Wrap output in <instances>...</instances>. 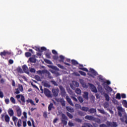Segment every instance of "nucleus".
<instances>
[{
  "mask_svg": "<svg viewBox=\"0 0 127 127\" xmlns=\"http://www.w3.org/2000/svg\"><path fill=\"white\" fill-rule=\"evenodd\" d=\"M65 59V57L62 55L60 56V60H59V62H62L63 63H64L65 65H67V66H71V64H70L67 63H64V60Z\"/></svg>",
  "mask_w": 127,
  "mask_h": 127,
  "instance_id": "7",
  "label": "nucleus"
},
{
  "mask_svg": "<svg viewBox=\"0 0 127 127\" xmlns=\"http://www.w3.org/2000/svg\"><path fill=\"white\" fill-rule=\"evenodd\" d=\"M59 88L61 91V95L62 97H65V96H66V91H65V88H64L62 85H60Z\"/></svg>",
  "mask_w": 127,
  "mask_h": 127,
  "instance_id": "4",
  "label": "nucleus"
},
{
  "mask_svg": "<svg viewBox=\"0 0 127 127\" xmlns=\"http://www.w3.org/2000/svg\"><path fill=\"white\" fill-rule=\"evenodd\" d=\"M86 126H87V127H93V125H92L90 123H86Z\"/></svg>",
  "mask_w": 127,
  "mask_h": 127,
  "instance_id": "64",
  "label": "nucleus"
},
{
  "mask_svg": "<svg viewBox=\"0 0 127 127\" xmlns=\"http://www.w3.org/2000/svg\"><path fill=\"white\" fill-rule=\"evenodd\" d=\"M16 71H17L18 73H23V71H22V69H21V67H20V66H18V67H17L16 69Z\"/></svg>",
  "mask_w": 127,
  "mask_h": 127,
  "instance_id": "24",
  "label": "nucleus"
},
{
  "mask_svg": "<svg viewBox=\"0 0 127 127\" xmlns=\"http://www.w3.org/2000/svg\"><path fill=\"white\" fill-rule=\"evenodd\" d=\"M53 59H54V60H58V59H59V57L56 55L53 56Z\"/></svg>",
  "mask_w": 127,
  "mask_h": 127,
  "instance_id": "49",
  "label": "nucleus"
},
{
  "mask_svg": "<svg viewBox=\"0 0 127 127\" xmlns=\"http://www.w3.org/2000/svg\"><path fill=\"white\" fill-rule=\"evenodd\" d=\"M75 93L77 95H81L82 91H81V89H80L79 88H76L75 90Z\"/></svg>",
  "mask_w": 127,
  "mask_h": 127,
  "instance_id": "29",
  "label": "nucleus"
},
{
  "mask_svg": "<svg viewBox=\"0 0 127 127\" xmlns=\"http://www.w3.org/2000/svg\"><path fill=\"white\" fill-rule=\"evenodd\" d=\"M85 120H88V121H94L95 118L93 116L87 115L85 117Z\"/></svg>",
  "mask_w": 127,
  "mask_h": 127,
  "instance_id": "15",
  "label": "nucleus"
},
{
  "mask_svg": "<svg viewBox=\"0 0 127 127\" xmlns=\"http://www.w3.org/2000/svg\"><path fill=\"white\" fill-rule=\"evenodd\" d=\"M22 121H21V119H19L17 121V127H22Z\"/></svg>",
  "mask_w": 127,
  "mask_h": 127,
  "instance_id": "21",
  "label": "nucleus"
},
{
  "mask_svg": "<svg viewBox=\"0 0 127 127\" xmlns=\"http://www.w3.org/2000/svg\"><path fill=\"white\" fill-rule=\"evenodd\" d=\"M82 97L84 100L88 101L89 100V92L87 91L84 92Z\"/></svg>",
  "mask_w": 127,
  "mask_h": 127,
  "instance_id": "11",
  "label": "nucleus"
},
{
  "mask_svg": "<svg viewBox=\"0 0 127 127\" xmlns=\"http://www.w3.org/2000/svg\"><path fill=\"white\" fill-rule=\"evenodd\" d=\"M72 84L74 85V86H75V87H79V83H78V82L76 81H72Z\"/></svg>",
  "mask_w": 127,
  "mask_h": 127,
  "instance_id": "37",
  "label": "nucleus"
},
{
  "mask_svg": "<svg viewBox=\"0 0 127 127\" xmlns=\"http://www.w3.org/2000/svg\"><path fill=\"white\" fill-rule=\"evenodd\" d=\"M58 102H60L62 107H65L66 102L65 101V100H64V99L63 98L59 99L58 100Z\"/></svg>",
  "mask_w": 127,
  "mask_h": 127,
  "instance_id": "13",
  "label": "nucleus"
},
{
  "mask_svg": "<svg viewBox=\"0 0 127 127\" xmlns=\"http://www.w3.org/2000/svg\"><path fill=\"white\" fill-rule=\"evenodd\" d=\"M18 89L19 91L22 92V91H23V86H22V85H20L18 87Z\"/></svg>",
  "mask_w": 127,
  "mask_h": 127,
  "instance_id": "56",
  "label": "nucleus"
},
{
  "mask_svg": "<svg viewBox=\"0 0 127 127\" xmlns=\"http://www.w3.org/2000/svg\"><path fill=\"white\" fill-rule=\"evenodd\" d=\"M90 70V72H91V74H89L88 73V75L90 76V77H92V78H95V76H97L98 75V72L95 69L93 68H90L89 69Z\"/></svg>",
  "mask_w": 127,
  "mask_h": 127,
  "instance_id": "2",
  "label": "nucleus"
},
{
  "mask_svg": "<svg viewBox=\"0 0 127 127\" xmlns=\"http://www.w3.org/2000/svg\"><path fill=\"white\" fill-rule=\"evenodd\" d=\"M44 62L47 64H52V62L50 60L48 59H45Z\"/></svg>",
  "mask_w": 127,
  "mask_h": 127,
  "instance_id": "41",
  "label": "nucleus"
},
{
  "mask_svg": "<svg viewBox=\"0 0 127 127\" xmlns=\"http://www.w3.org/2000/svg\"><path fill=\"white\" fill-rule=\"evenodd\" d=\"M79 70H82V71H85V72H89L88 68L86 67H79Z\"/></svg>",
  "mask_w": 127,
  "mask_h": 127,
  "instance_id": "36",
  "label": "nucleus"
},
{
  "mask_svg": "<svg viewBox=\"0 0 127 127\" xmlns=\"http://www.w3.org/2000/svg\"><path fill=\"white\" fill-rule=\"evenodd\" d=\"M44 87H46L47 88H50L51 87V85H50V84H49L47 82H44Z\"/></svg>",
  "mask_w": 127,
  "mask_h": 127,
  "instance_id": "38",
  "label": "nucleus"
},
{
  "mask_svg": "<svg viewBox=\"0 0 127 127\" xmlns=\"http://www.w3.org/2000/svg\"><path fill=\"white\" fill-rule=\"evenodd\" d=\"M45 55H46V57L47 58H49V59H50V58H51V57L50 56L51 55V53L46 52L45 53Z\"/></svg>",
  "mask_w": 127,
  "mask_h": 127,
  "instance_id": "32",
  "label": "nucleus"
},
{
  "mask_svg": "<svg viewBox=\"0 0 127 127\" xmlns=\"http://www.w3.org/2000/svg\"><path fill=\"white\" fill-rule=\"evenodd\" d=\"M122 104L125 108H127V100H123L122 101Z\"/></svg>",
  "mask_w": 127,
  "mask_h": 127,
  "instance_id": "39",
  "label": "nucleus"
},
{
  "mask_svg": "<svg viewBox=\"0 0 127 127\" xmlns=\"http://www.w3.org/2000/svg\"><path fill=\"white\" fill-rule=\"evenodd\" d=\"M8 114L9 116L10 117H13V115H14V112H13V110L12 109H9L8 110Z\"/></svg>",
  "mask_w": 127,
  "mask_h": 127,
  "instance_id": "17",
  "label": "nucleus"
},
{
  "mask_svg": "<svg viewBox=\"0 0 127 127\" xmlns=\"http://www.w3.org/2000/svg\"><path fill=\"white\" fill-rule=\"evenodd\" d=\"M30 103L32 106H36L35 103L32 99H30Z\"/></svg>",
  "mask_w": 127,
  "mask_h": 127,
  "instance_id": "58",
  "label": "nucleus"
},
{
  "mask_svg": "<svg viewBox=\"0 0 127 127\" xmlns=\"http://www.w3.org/2000/svg\"><path fill=\"white\" fill-rule=\"evenodd\" d=\"M62 124L64 125V126H67V121L64 120L63 119H61Z\"/></svg>",
  "mask_w": 127,
  "mask_h": 127,
  "instance_id": "34",
  "label": "nucleus"
},
{
  "mask_svg": "<svg viewBox=\"0 0 127 127\" xmlns=\"http://www.w3.org/2000/svg\"><path fill=\"white\" fill-rule=\"evenodd\" d=\"M62 120H64L65 121H68V118L66 115L64 114H62Z\"/></svg>",
  "mask_w": 127,
  "mask_h": 127,
  "instance_id": "26",
  "label": "nucleus"
},
{
  "mask_svg": "<svg viewBox=\"0 0 127 127\" xmlns=\"http://www.w3.org/2000/svg\"><path fill=\"white\" fill-rule=\"evenodd\" d=\"M71 63L72 65H79V63H78V62H77V61L75 60H72Z\"/></svg>",
  "mask_w": 127,
  "mask_h": 127,
  "instance_id": "27",
  "label": "nucleus"
},
{
  "mask_svg": "<svg viewBox=\"0 0 127 127\" xmlns=\"http://www.w3.org/2000/svg\"><path fill=\"white\" fill-rule=\"evenodd\" d=\"M106 125L108 126V127H118V124L117 123V122H107Z\"/></svg>",
  "mask_w": 127,
  "mask_h": 127,
  "instance_id": "6",
  "label": "nucleus"
},
{
  "mask_svg": "<svg viewBox=\"0 0 127 127\" xmlns=\"http://www.w3.org/2000/svg\"><path fill=\"white\" fill-rule=\"evenodd\" d=\"M80 110L81 111H83L84 112H89V108L88 107H82L80 108Z\"/></svg>",
  "mask_w": 127,
  "mask_h": 127,
  "instance_id": "25",
  "label": "nucleus"
},
{
  "mask_svg": "<svg viewBox=\"0 0 127 127\" xmlns=\"http://www.w3.org/2000/svg\"><path fill=\"white\" fill-rule=\"evenodd\" d=\"M5 103L6 105H8L9 104V99H5Z\"/></svg>",
  "mask_w": 127,
  "mask_h": 127,
  "instance_id": "62",
  "label": "nucleus"
},
{
  "mask_svg": "<svg viewBox=\"0 0 127 127\" xmlns=\"http://www.w3.org/2000/svg\"><path fill=\"white\" fill-rule=\"evenodd\" d=\"M51 83H52L53 85H55V86H58V84H57V82L55 81V80H52L51 81Z\"/></svg>",
  "mask_w": 127,
  "mask_h": 127,
  "instance_id": "54",
  "label": "nucleus"
},
{
  "mask_svg": "<svg viewBox=\"0 0 127 127\" xmlns=\"http://www.w3.org/2000/svg\"><path fill=\"white\" fill-rule=\"evenodd\" d=\"M43 117L45 118V119L47 118L48 115H47V112H44L43 113Z\"/></svg>",
  "mask_w": 127,
  "mask_h": 127,
  "instance_id": "53",
  "label": "nucleus"
},
{
  "mask_svg": "<svg viewBox=\"0 0 127 127\" xmlns=\"http://www.w3.org/2000/svg\"><path fill=\"white\" fill-rule=\"evenodd\" d=\"M44 94H45L46 97H48L49 98H51V97H52L50 90L47 88H45L44 89Z\"/></svg>",
  "mask_w": 127,
  "mask_h": 127,
  "instance_id": "5",
  "label": "nucleus"
},
{
  "mask_svg": "<svg viewBox=\"0 0 127 127\" xmlns=\"http://www.w3.org/2000/svg\"><path fill=\"white\" fill-rule=\"evenodd\" d=\"M106 91H108V92H109L110 93H111V92H113V88L109 86H106V88L105 89Z\"/></svg>",
  "mask_w": 127,
  "mask_h": 127,
  "instance_id": "22",
  "label": "nucleus"
},
{
  "mask_svg": "<svg viewBox=\"0 0 127 127\" xmlns=\"http://www.w3.org/2000/svg\"><path fill=\"white\" fill-rule=\"evenodd\" d=\"M98 111L99 112H100L101 114H102L103 115H105V110H102V109H98Z\"/></svg>",
  "mask_w": 127,
  "mask_h": 127,
  "instance_id": "47",
  "label": "nucleus"
},
{
  "mask_svg": "<svg viewBox=\"0 0 127 127\" xmlns=\"http://www.w3.org/2000/svg\"><path fill=\"white\" fill-rule=\"evenodd\" d=\"M78 72L82 76H86V73L84 71L79 70Z\"/></svg>",
  "mask_w": 127,
  "mask_h": 127,
  "instance_id": "45",
  "label": "nucleus"
},
{
  "mask_svg": "<svg viewBox=\"0 0 127 127\" xmlns=\"http://www.w3.org/2000/svg\"><path fill=\"white\" fill-rule=\"evenodd\" d=\"M66 100L67 103H68L69 105H70V106H72V107H74V104H73L72 100H71L70 98H69V96L68 95L66 96Z\"/></svg>",
  "mask_w": 127,
  "mask_h": 127,
  "instance_id": "14",
  "label": "nucleus"
},
{
  "mask_svg": "<svg viewBox=\"0 0 127 127\" xmlns=\"http://www.w3.org/2000/svg\"><path fill=\"white\" fill-rule=\"evenodd\" d=\"M57 66L58 67H59V68H60L61 69H64V66L61 65V64H58Z\"/></svg>",
  "mask_w": 127,
  "mask_h": 127,
  "instance_id": "60",
  "label": "nucleus"
},
{
  "mask_svg": "<svg viewBox=\"0 0 127 127\" xmlns=\"http://www.w3.org/2000/svg\"><path fill=\"white\" fill-rule=\"evenodd\" d=\"M66 109L67 110V111H68V112H69V113H72L73 112H74V110L71 108H70V107L69 106H67L66 107Z\"/></svg>",
  "mask_w": 127,
  "mask_h": 127,
  "instance_id": "31",
  "label": "nucleus"
},
{
  "mask_svg": "<svg viewBox=\"0 0 127 127\" xmlns=\"http://www.w3.org/2000/svg\"><path fill=\"white\" fill-rule=\"evenodd\" d=\"M17 120H18V119L16 118L15 116L12 117V121L13 122H14V124L15 127H16L17 126L16 124H17Z\"/></svg>",
  "mask_w": 127,
  "mask_h": 127,
  "instance_id": "19",
  "label": "nucleus"
},
{
  "mask_svg": "<svg viewBox=\"0 0 127 127\" xmlns=\"http://www.w3.org/2000/svg\"><path fill=\"white\" fill-rule=\"evenodd\" d=\"M52 53H53V54H54L55 55H57V54H58V53L55 50H52Z\"/></svg>",
  "mask_w": 127,
  "mask_h": 127,
  "instance_id": "63",
  "label": "nucleus"
},
{
  "mask_svg": "<svg viewBox=\"0 0 127 127\" xmlns=\"http://www.w3.org/2000/svg\"><path fill=\"white\" fill-rule=\"evenodd\" d=\"M88 112L90 113V114H95L97 112V110L95 108H91L90 109H88Z\"/></svg>",
  "mask_w": 127,
  "mask_h": 127,
  "instance_id": "20",
  "label": "nucleus"
},
{
  "mask_svg": "<svg viewBox=\"0 0 127 127\" xmlns=\"http://www.w3.org/2000/svg\"><path fill=\"white\" fill-rule=\"evenodd\" d=\"M75 107L76 109H77L78 110H79V109L80 110H81V108H82L81 107V105L78 104H75Z\"/></svg>",
  "mask_w": 127,
  "mask_h": 127,
  "instance_id": "42",
  "label": "nucleus"
},
{
  "mask_svg": "<svg viewBox=\"0 0 127 127\" xmlns=\"http://www.w3.org/2000/svg\"><path fill=\"white\" fill-rule=\"evenodd\" d=\"M5 82V81L4 80V79L3 78H1L0 80V84H2V85H3V84H4V82Z\"/></svg>",
  "mask_w": 127,
  "mask_h": 127,
  "instance_id": "57",
  "label": "nucleus"
},
{
  "mask_svg": "<svg viewBox=\"0 0 127 127\" xmlns=\"http://www.w3.org/2000/svg\"><path fill=\"white\" fill-rule=\"evenodd\" d=\"M11 52L6 51L5 50H4L3 52L0 53V55L1 56V57L3 56H7V55H11Z\"/></svg>",
  "mask_w": 127,
  "mask_h": 127,
  "instance_id": "8",
  "label": "nucleus"
},
{
  "mask_svg": "<svg viewBox=\"0 0 127 127\" xmlns=\"http://www.w3.org/2000/svg\"><path fill=\"white\" fill-rule=\"evenodd\" d=\"M10 101L12 104H15V99L13 97H11L10 98Z\"/></svg>",
  "mask_w": 127,
  "mask_h": 127,
  "instance_id": "40",
  "label": "nucleus"
},
{
  "mask_svg": "<svg viewBox=\"0 0 127 127\" xmlns=\"http://www.w3.org/2000/svg\"><path fill=\"white\" fill-rule=\"evenodd\" d=\"M45 73H46L48 74V78H49V79H52L51 74L48 70H46Z\"/></svg>",
  "mask_w": 127,
  "mask_h": 127,
  "instance_id": "30",
  "label": "nucleus"
},
{
  "mask_svg": "<svg viewBox=\"0 0 127 127\" xmlns=\"http://www.w3.org/2000/svg\"><path fill=\"white\" fill-rule=\"evenodd\" d=\"M22 69L25 73H28V67H27V65L24 64L22 66Z\"/></svg>",
  "mask_w": 127,
  "mask_h": 127,
  "instance_id": "16",
  "label": "nucleus"
},
{
  "mask_svg": "<svg viewBox=\"0 0 127 127\" xmlns=\"http://www.w3.org/2000/svg\"><path fill=\"white\" fill-rule=\"evenodd\" d=\"M46 50H47V49L44 47L41 48V52H43V51H46Z\"/></svg>",
  "mask_w": 127,
  "mask_h": 127,
  "instance_id": "50",
  "label": "nucleus"
},
{
  "mask_svg": "<svg viewBox=\"0 0 127 127\" xmlns=\"http://www.w3.org/2000/svg\"><path fill=\"white\" fill-rule=\"evenodd\" d=\"M15 110L18 117H20L21 116V109H20V107L18 106H15Z\"/></svg>",
  "mask_w": 127,
  "mask_h": 127,
  "instance_id": "9",
  "label": "nucleus"
},
{
  "mask_svg": "<svg viewBox=\"0 0 127 127\" xmlns=\"http://www.w3.org/2000/svg\"><path fill=\"white\" fill-rule=\"evenodd\" d=\"M77 114H78V115H79V116H80V117H84V116H85V115H86L85 114V113H84L81 111H78Z\"/></svg>",
  "mask_w": 127,
  "mask_h": 127,
  "instance_id": "28",
  "label": "nucleus"
},
{
  "mask_svg": "<svg viewBox=\"0 0 127 127\" xmlns=\"http://www.w3.org/2000/svg\"><path fill=\"white\" fill-rule=\"evenodd\" d=\"M23 127H26V126H27V124L26 123V121H23Z\"/></svg>",
  "mask_w": 127,
  "mask_h": 127,
  "instance_id": "59",
  "label": "nucleus"
},
{
  "mask_svg": "<svg viewBox=\"0 0 127 127\" xmlns=\"http://www.w3.org/2000/svg\"><path fill=\"white\" fill-rule=\"evenodd\" d=\"M67 91L69 95H72L73 94V91H72V90H71L70 89H67Z\"/></svg>",
  "mask_w": 127,
  "mask_h": 127,
  "instance_id": "51",
  "label": "nucleus"
},
{
  "mask_svg": "<svg viewBox=\"0 0 127 127\" xmlns=\"http://www.w3.org/2000/svg\"><path fill=\"white\" fill-rule=\"evenodd\" d=\"M29 60L31 63H36V59L34 58H29Z\"/></svg>",
  "mask_w": 127,
  "mask_h": 127,
  "instance_id": "23",
  "label": "nucleus"
},
{
  "mask_svg": "<svg viewBox=\"0 0 127 127\" xmlns=\"http://www.w3.org/2000/svg\"><path fill=\"white\" fill-rule=\"evenodd\" d=\"M71 98L73 101H74V102H78V99H77L76 97L74 96H71Z\"/></svg>",
  "mask_w": 127,
  "mask_h": 127,
  "instance_id": "61",
  "label": "nucleus"
},
{
  "mask_svg": "<svg viewBox=\"0 0 127 127\" xmlns=\"http://www.w3.org/2000/svg\"><path fill=\"white\" fill-rule=\"evenodd\" d=\"M68 126L69 127H74V126H75L73 123H72V122L71 121H69L68 122Z\"/></svg>",
  "mask_w": 127,
  "mask_h": 127,
  "instance_id": "52",
  "label": "nucleus"
},
{
  "mask_svg": "<svg viewBox=\"0 0 127 127\" xmlns=\"http://www.w3.org/2000/svg\"><path fill=\"white\" fill-rule=\"evenodd\" d=\"M1 118L2 120H3V119H4V121L6 123H9V121H10V118L7 114L5 115V116L3 114H1Z\"/></svg>",
  "mask_w": 127,
  "mask_h": 127,
  "instance_id": "3",
  "label": "nucleus"
},
{
  "mask_svg": "<svg viewBox=\"0 0 127 127\" xmlns=\"http://www.w3.org/2000/svg\"><path fill=\"white\" fill-rule=\"evenodd\" d=\"M121 94L120 93H117L116 96V99L117 100H121Z\"/></svg>",
  "mask_w": 127,
  "mask_h": 127,
  "instance_id": "43",
  "label": "nucleus"
},
{
  "mask_svg": "<svg viewBox=\"0 0 127 127\" xmlns=\"http://www.w3.org/2000/svg\"><path fill=\"white\" fill-rule=\"evenodd\" d=\"M89 85L90 88H91L92 92H93V93H97L98 92V90H97V88L96 87V86L95 85H94V84L89 83Z\"/></svg>",
  "mask_w": 127,
  "mask_h": 127,
  "instance_id": "10",
  "label": "nucleus"
},
{
  "mask_svg": "<svg viewBox=\"0 0 127 127\" xmlns=\"http://www.w3.org/2000/svg\"><path fill=\"white\" fill-rule=\"evenodd\" d=\"M98 91L102 96L104 95V97H105V100L107 102H110V96H109V94L105 92V90H104L103 87L100 86L98 88Z\"/></svg>",
  "mask_w": 127,
  "mask_h": 127,
  "instance_id": "1",
  "label": "nucleus"
},
{
  "mask_svg": "<svg viewBox=\"0 0 127 127\" xmlns=\"http://www.w3.org/2000/svg\"><path fill=\"white\" fill-rule=\"evenodd\" d=\"M21 97V101H22V103H25V98L23 95H21L20 94L17 95L16 96V99H20Z\"/></svg>",
  "mask_w": 127,
  "mask_h": 127,
  "instance_id": "12",
  "label": "nucleus"
},
{
  "mask_svg": "<svg viewBox=\"0 0 127 127\" xmlns=\"http://www.w3.org/2000/svg\"><path fill=\"white\" fill-rule=\"evenodd\" d=\"M117 110L119 111V112H123V108L121 106H118L117 107Z\"/></svg>",
  "mask_w": 127,
  "mask_h": 127,
  "instance_id": "55",
  "label": "nucleus"
},
{
  "mask_svg": "<svg viewBox=\"0 0 127 127\" xmlns=\"http://www.w3.org/2000/svg\"><path fill=\"white\" fill-rule=\"evenodd\" d=\"M25 55L26 57H30V56H31V53L30 52H26L25 53Z\"/></svg>",
  "mask_w": 127,
  "mask_h": 127,
  "instance_id": "46",
  "label": "nucleus"
},
{
  "mask_svg": "<svg viewBox=\"0 0 127 127\" xmlns=\"http://www.w3.org/2000/svg\"><path fill=\"white\" fill-rule=\"evenodd\" d=\"M59 90L55 89L52 90L54 97H57L58 96V91Z\"/></svg>",
  "mask_w": 127,
  "mask_h": 127,
  "instance_id": "18",
  "label": "nucleus"
},
{
  "mask_svg": "<svg viewBox=\"0 0 127 127\" xmlns=\"http://www.w3.org/2000/svg\"><path fill=\"white\" fill-rule=\"evenodd\" d=\"M78 101L81 103H83L84 102V99L82 98V96H79L77 97Z\"/></svg>",
  "mask_w": 127,
  "mask_h": 127,
  "instance_id": "35",
  "label": "nucleus"
},
{
  "mask_svg": "<svg viewBox=\"0 0 127 127\" xmlns=\"http://www.w3.org/2000/svg\"><path fill=\"white\" fill-rule=\"evenodd\" d=\"M66 115L67 117H68V118H69L70 119H73V115H72V114H71L69 112H67Z\"/></svg>",
  "mask_w": 127,
  "mask_h": 127,
  "instance_id": "44",
  "label": "nucleus"
},
{
  "mask_svg": "<svg viewBox=\"0 0 127 127\" xmlns=\"http://www.w3.org/2000/svg\"><path fill=\"white\" fill-rule=\"evenodd\" d=\"M53 108V103H50L48 106V111L50 112V111L52 110Z\"/></svg>",
  "mask_w": 127,
  "mask_h": 127,
  "instance_id": "33",
  "label": "nucleus"
},
{
  "mask_svg": "<svg viewBox=\"0 0 127 127\" xmlns=\"http://www.w3.org/2000/svg\"><path fill=\"white\" fill-rule=\"evenodd\" d=\"M75 122H76V123H82V120L79 119V118H76L75 119Z\"/></svg>",
  "mask_w": 127,
  "mask_h": 127,
  "instance_id": "48",
  "label": "nucleus"
}]
</instances>
